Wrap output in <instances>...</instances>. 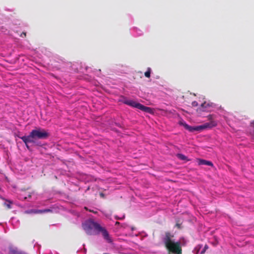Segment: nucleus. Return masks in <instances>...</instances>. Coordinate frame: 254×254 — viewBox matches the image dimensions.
<instances>
[{
    "instance_id": "9d476101",
    "label": "nucleus",
    "mask_w": 254,
    "mask_h": 254,
    "mask_svg": "<svg viewBox=\"0 0 254 254\" xmlns=\"http://www.w3.org/2000/svg\"><path fill=\"white\" fill-rule=\"evenodd\" d=\"M139 110L149 113H151L153 112V110L151 108L146 107L142 104L140 105Z\"/></svg>"
},
{
    "instance_id": "5701e85b",
    "label": "nucleus",
    "mask_w": 254,
    "mask_h": 254,
    "mask_svg": "<svg viewBox=\"0 0 254 254\" xmlns=\"http://www.w3.org/2000/svg\"><path fill=\"white\" fill-rule=\"evenodd\" d=\"M119 223V222H116V224H118Z\"/></svg>"
},
{
    "instance_id": "a211bd4d",
    "label": "nucleus",
    "mask_w": 254,
    "mask_h": 254,
    "mask_svg": "<svg viewBox=\"0 0 254 254\" xmlns=\"http://www.w3.org/2000/svg\"><path fill=\"white\" fill-rule=\"evenodd\" d=\"M26 33L25 32H22V34H21V37H26Z\"/></svg>"
},
{
    "instance_id": "1a4fd4ad",
    "label": "nucleus",
    "mask_w": 254,
    "mask_h": 254,
    "mask_svg": "<svg viewBox=\"0 0 254 254\" xmlns=\"http://www.w3.org/2000/svg\"><path fill=\"white\" fill-rule=\"evenodd\" d=\"M199 165H204L210 166H213V163L209 161H207L203 159H199L198 161Z\"/></svg>"
},
{
    "instance_id": "f257e3e1",
    "label": "nucleus",
    "mask_w": 254,
    "mask_h": 254,
    "mask_svg": "<svg viewBox=\"0 0 254 254\" xmlns=\"http://www.w3.org/2000/svg\"><path fill=\"white\" fill-rule=\"evenodd\" d=\"M49 133L45 129L38 127L33 129L27 136L20 138L25 143H36L37 139H45L48 138Z\"/></svg>"
},
{
    "instance_id": "2eb2a0df",
    "label": "nucleus",
    "mask_w": 254,
    "mask_h": 254,
    "mask_svg": "<svg viewBox=\"0 0 254 254\" xmlns=\"http://www.w3.org/2000/svg\"><path fill=\"white\" fill-rule=\"evenodd\" d=\"M191 105H192V106L195 107V106H197L198 105V103L196 101H193V102H192Z\"/></svg>"
},
{
    "instance_id": "f03ea898",
    "label": "nucleus",
    "mask_w": 254,
    "mask_h": 254,
    "mask_svg": "<svg viewBox=\"0 0 254 254\" xmlns=\"http://www.w3.org/2000/svg\"><path fill=\"white\" fill-rule=\"evenodd\" d=\"M82 228L88 234H91L93 230L97 232H101L105 239L109 243L112 242V240L110 238L107 231L96 222L91 220L86 221L82 224Z\"/></svg>"
},
{
    "instance_id": "4468645a",
    "label": "nucleus",
    "mask_w": 254,
    "mask_h": 254,
    "mask_svg": "<svg viewBox=\"0 0 254 254\" xmlns=\"http://www.w3.org/2000/svg\"><path fill=\"white\" fill-rule=\"evenodd\" d=\"M205 105H206L205 103H202L201 105V107L197 109V111H202V112L205 111V110L204 109V108L206 107Z\"/></svg>"
},
{
    "instance_id": "bb28decb",
    "label": "nucleus",
    "mask_w": 254,
    "mask_h": 254,
    "mask_svg": "<svg viewBox=\"0 0 254 254\" xmlns=\"http://www.w3.org/2000/svg\"><path fill=\"white\" fill-rule=\"evenodd\" d=\"M84 208H85V209H86V210L87 209V207H84Z\"/></svg>"
},
{
    "instance_id": "dca6fc26",
    "label": "nucleus",
    "mask_w": 254,
    "mask_h": 254,
    "mask_svg": "<svg viewBox=\"0 0 254 254\" xmlns=\"http://www.w3.org/2000/svg\"><path fill=\"white\" fill-rule=\"evenodd\" d=\"M176 226L179 229H181V224L178 223H177L176 224Z\"/></svg>"
},
{
    "instance_id": "0eeeda50",
    "label": "nucleus",
    "mask_w": 254,
    "mask_h": 254,
    "mask_svg": "<svg viewBox=\"0 0 254 254\" xmlns=\"http://www.w3.org/2000/svg\"><path fill=\"white\" fill-rule=\"evenodd\" d=\"M123 103L126 105L130 106L131 107L136 108L137 109H139L141 104L131 100H127L125 99L123 101Z\"/></svg>"
},
{
    "instance_id": "f8f14e48",
    "label": "nucleus",
    "mask_w": 254,
    "mask_h": 254,
    "mask_svg": "<svg viewBox=\"0 0 254 254\" xmlns=\"http://www.w3.org/2000/svg\"><path fill=\"white\" fill-rule=\"evenodd\" d=\"M151 71V68L150 67H148L147 71L144 73L145 76L147 78H149L150 77Z\"/></svg>"
},
{
    "instance_id": "b1692460",
    "label": "nucleus",
    "mask_w": 254,
    "mask_h": 254,
    "mask_svg": "<svg viewBox=\"0 0 254 254\" xmlns=\"http://www.w3.org/2000/svg\"><path fill=\"white\" fill-rule=\"evenodd\" d=\"M31 195H30V194H29V195H28V197H31Z\"/></svg>"
},
{
    "instance_id": "423d86ee",
    "label": "nucleus",
    "mask_w": 254,
    "mask_h": 254,
    "mask_svg": "<svg viewBox=\"0 0 254 254\" xmlns=\"http://www.w3.org/2000/svg\"><path fill=\"white\" fill-rule=\"evenodd\" d=\"M52 210L50 209H45L42 210H39V209H30V210H27L25 211V213L26 214H31V213H34V214H38V213H47V212H52Z\"/></svg>"
},
{
    "instance_id": "a878e982",
    "label": "nucleus",
    "mask_w": 254,
    "mask_h": 254,
    "mask_svg": "<svg viewBox=\"0 0 254 254\" xmlns=\"http://www.w3.org/2000/svg\"><path fill=\"white\" fill-rule=\"evenodd\" d=\"M101 196H103V193H101L100 194Z\"/></svg>"
},
{
    "instance_id": "7ed1b4c3",
    "label": "nucleus",
    "mask_w": 254,
    "mask_h": 254,
    "mask_svg": "<svg viewBox=\"0 0 254 254\" xmlns=\"http://www.w3.org/2000/svg\"><path fill=\"white\" fill-rule=\"evenodd\" d=\"M180 124L183 126L186 129L188 130L190 132L201 131L205 128H211L216 126L217 125L216 122L214 121H211L209 123H206L203 125L195 127L190 126L186 123L183 121H181L180 122Z\"/></svg>"
},
{
    "instance_id": "6ab92c4d",
    "label": "nucleus",
    "mask_w": 254,
    "mask_h": 254,
    "mask_svg": "<svg viewBox=\"0 0 254 254\" xmlns=\"http://www.w3.org/2000/svg\"><path fill=\"white\" fill-rule=\"evenodd\" d=\"M28 143H25V145H26V147H27L28 149H30V148H29V145H28Z\"/></svg>"
},
{
    "instance_id": "39448f33",
    "label": "nucleus",
    "mask_w": 254,
    "mask_h": 254,
    "mask_svg": "<svg viewBox=\"0 0 254 254\" xmlns=\"http://www.w3.org/2000/svg\"><path fill=\"white\" fill-rule=\"evenodd\" d=\"M174 237V235L169 232H166L165 233V236L163 239V242H164L165 247L173 242L172 240V238Z\"/></svg>"
},
{
    "instance_id": "f3484780",
    "label": "nucleus",
    "mask_w": 254,
    "mask_h": 254,
    "mask_svg": "<svg viewBox=\"0 0 254 254\" xmlns=\"http://www.w3.org/2000/svg\"><path fill=\"white\" fill-rule=\"evenodd\" d=\"M251 127L253 128L254 132V120L253 121V122L251 123Z\"/></svg>"
},
{
    "instance_id": "393cba45",
    "label": "nucleus",
    "mask_w": 254,
    "mask_h": 254,
    "mask_svg": "<svg viewBox=\"0 0 254 254\" xmlns=\"http://www.w3.org/2000/svg\"><path fill=\"white\" fill-rule=\"evenodd\" d=\"M26 198H27V197H26V196H25V197H24V199H26Z\"/></svg>"
},
{
    "instance_id": "412c9836",
    "label": "nucleus",
    "mask_w": 254,
    "mask_h": 254,
    "mask_svg": "<svg viewBox=\"0 0 254 254\" xmlns=\"http://www.w3.org/2000/svg\"><path fill=\"white\" fill-rule=\"evenodd\" d=\"M204 251H205V250L204 249V250H203V251L201 252V254L203 253L204 252Z\"/></svg>"
},
{
    "instance_id": "ddd939ff",
    "label": "nucleus",
    "mask_w": 254,
    "mask_h": 254,
    "mask_svg": "<svg viewBox=\"0 0 254 254\" xmlns=\"http://www.w3.org/2000/svg\"><path fill=\"white\" fill-rule=\"evenodd\" d=\"M12 204V202L9 200H7L4 203V205L7 207V209L11 208V204Z\"/></svg>"
},
{
    "instance_id": "9b49d317",
    "label": "nucleus",
    "mask_w": 254,
    "mask_h": 254,
    "mask_svg": "<svg viewBox=\"0 0 254 254\" xmlns=\"http://www.w3.org/2000/svg\"><path fill=\"white\" fill-rule=\"evenodd\" d=\"M177 157H178V158H179L180 159H181L182 160H184V161H188L189 160L187 158V157L182 154H178Z\"/></svg>"
},
{
    "instance_id": "20e7f679",
    "label": "nucleus",
    "mask_w": 254,
    "mask_h": 254,
    "mask_svg": "<svg viewBox=\"0 0 254 254\" xmlns=\"http://www.w3.org/2000/svg\"><path fill=\"white\" fill-rule=\"evenodd\" d=\"M168 251L174 254H181L182 248L180 242H172L166 247Z\"/></svg>"
},
{
    "instance_id": "6e6552de",
    "label": "nucleus",
    "mask_w": 254,
    "mask_h": 254,
    "mask_svg": "<svg viewBox=\"0 0 254 254\" xmlns=\"http://www.w3.org/2000/svg\"><path fill=\"white\" fill-rule=\"evenodd\" d=\"M9 254H28L25 252L19 250L17 248L10 247L9 248Z\"/></svg>"
},
{
    "instance_id": "4be33fe9",
    "label": "nucleus",
    "mask_w": 254,
    "mask_h": 254,
    "mask_svg": "<svg viewBox=\"0 0 254 254\" xmlns=\"http://www.w3.org/2000/svg\"><path fill=\"white\" fill-rule=\"evenodd\" d=\"M206 248H207V246L206 245V246H205V247H204V250H205V249H206Z\"/></svg>"
},
{
    "instance_id": "aec40b11",
    "label": "nucleus",
    "mask_w": 254,
    "mask_h": 254,
    "mask_svg": "<svg viewBox=\"0 0 254 254\" xmlns=\"http://www.w3.org/2000/svg\"><path fill=\"white\" fill-rule=\"evenodd\" d=\"M89 211H90V212H93V213H97V212H96V211H93V210H89Z\"/></svg>"
}]
</instances>
